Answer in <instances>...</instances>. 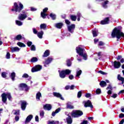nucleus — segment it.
I'll use <instances>...</instances> for the list:
<instances>
[{"instance_id": "16", "label": "nucleus", "mask_w": 124, "mask_h": 124, "mask_svg": "<svg viewBox=\"0 0 124 124\" xmlns=\"http://www.w3.org/2000/svg\"><path fill=\"white\" fill-rule=\"evenodd\" d=\"M27 106V102L25 101H21V109L22 110H25Z\"/></svg>"}, {"instance_id": "37", "label": "nucleus", "mask_w": 124, "mask_h": 124, "mask_svg": "<svg viewBox=\"0 0 124 124\" xmlns=\"http://www.w3.org/2000/svg\"><path fill=\"white\" fill-rule=\"evenodd\" d=\"M16 23L17 26H22L23 25V23L19 20H16Z\"/></svg>"}, {"instance_id": "44", "label": "nucleus", "mask_w": 124, "mask_h": 124, "mask_svg": "<svg viewBox=\"0 0 124 124\" xmlns=\"http://www.w3.org/2000/svg\"><path fill=\"white\" fill-rule=\"evenodd\" d=\"M40 116L41 117V118H43V117H44V111H41L40 112Z\"/></svg>"}, {"instance_id": "24", "label": "nucleus", "mask_w": 124, "mask_h": 124, "mask_svg": "<svg viewBox=\"0 0 124 124\" xmlns=\"http://www.w3.org/2000/svg\"><path fill=\"white\" fill-rule=\"evenodd\" d=\"M49 55H50V51L49 50H46L44 53V55H43V56L44 57H48V56H49Z\"/></svg>"}, {"instance_id": "52", "label": "nucleus", "mask_w": 124, "mask_h": 124, "mask_svg": "<svg viewBox=\"0 0 124 124\" xmlns=\"http://www.w3.org/2000/svg\"><path fill=\"white\" fill-rule=\"evenodd\" d=\"M31 51H35V46L34 45H32L31 46Z\"/></svg>"}, {"instance_id": "1", "label": "nucleus", "mask_w": 124, "mask_h": 124, "mask_svg": "<svg viewBox=\"0 0 124 124\" xmlns=\"http://www.w3.org/2000/svg\"><path fill=\"white\" fill-rule=\"evenodd\" d=\"M111 36L113 38L116 37L117 39H120L121 37H124V33L119 29L115 28L112 31Z\"/></svg>"}, {"instance_id": "25", "label": "nucleus", "mask_w": 124, "mask_h": 124, "mask_svg": "<svg viewBox=\"0 0 124 124\" xmlns=\"http://www.w3.org/2000/svg\"><path fill=\"white\" fill-rule=\"evenodd\" d=\"M118 80H119V81H122V84H124V78L122 77L121 76V75H118Z\"/></svg>"}, {"instance_id": "10", "label": "nucleus", "mask_w": 124, "mask_h": 124, "mask_svg": "<svg viewBox=\"0 0 124 124\" xmlns=\"http://www.w3.org/2000/svg\"><path fill=\"white\" fill-rule=\"evenodd\" d=\"M85 107H90V108H93L92 102L90 100H88L84 104Z\"/></svg>"}, {"instance_id": "22", "label": "nucleus", "mask_w": 124, "mask_h": 124, "mask_svg": "<svg viewBox=\"0 0 124 124\" xmlns=\"http://www.w3.org/2000/svg\"><path fill=\"white\" fill-rule=\"evenodd\" d=\"M100 86H101L102 88H104V87H106V86H107V84L106 83V82L102 81L100 83Z\"/></svg>"}, {"instance_id": "45", "label": "nucleus", "mask_w": 124, "mask_h": 124, "mask_svg": "<svg viewBox=\"0 0 124 124\" xmlns=\"http://www.w3.org/2000/svg\"><path fill=\"white\" fill-rule=\"evenodd\" d=\"M96 93L97 94H99V93H101V90H100V89H97L96 91Z\"/></svg>"}, {"instance_id": "57", "label": "nucleus", "mask_w": 124, "mask_h": 124, "mask_svg": "<svg viewBox=\"0 0 124 124\" xmlns=\"http://www.w3.org/2000/svg\"><path fill=\"white\" fill-rule=\"evenodd\" d=\"M65 23L67 24V25H70V21L69 20L66 19L65 20Z\"/></svg>"}, {"instance_id": "56", "label": "nucleus", "mask_w": 124, "mask_h": 124, "mask_svg": "<svg viewBox=\"0 0 124 124\" xmlns=\"http://www.w3.org/2000/svg\"><path fill=\"white\" fill-rule=\"evenodd\" d=\"M118 96V94H113V95L111 96V97L113 98H116Z\"/></svg>"}, {"instance_id": "19", "label": "nucleus", "mask_w": 124, "mask_h": 124, "mask_svg": "<svg viewBox=\"0 0 124 124\" xmlns=\"http://www.w3.org/2000/svg\"><path fill=\"white\" fill-rule=\"evenodd\" d=\"M52 58H48L45 62V66H47L46 65L49 64L52 61Z\"/></svg>"}, {"instance_id": "54", "label": "nucleus", "mask_w": 124, "mask_h": 124, "mask_svg": "<svg viewBox=\"0 0 124 124\" xmlns=\"http://www.w3.org/2000/svg\"><path fill=\"white\" fill-rule=\"evenodd\" d=\"M20 119V117L18 116H16L15 117V120L16 122H18Z\"/></svg>"}, {"instance_id": "62", "label": "nucleus", "mask_w": 124, "mask_h": 124, "mask_svg": "<svg viewBox=\"0 0 124 124\" xmlns=\"http://www.w3.org/2000/svg\"><path fill=\"white\" fill-rule=\"evenodd\" d=\"M35 121L36 122H39V118H38V116H36V117H35Z\"/></svg>"}, {"instance_id": "35", "label": "nucleus", "mask_w": 124, "mask_h": 124, "mask_svg": "<svg viewBox=\"0 0 124 124\" xmlns=\"http://www.w3.org/2000/svg\"><path fill=\"white\" fill-rule=\"evenodd\" d=\"M15 39H16V40H21V39H22V35H17L15 38Z\"/></svg>"}, {"instance_id": "11", "label": "nucleus", "mask_w": 124, "mask_h": 124, "mask_svg": "<svg viewBox=\"0 0 124 124\" xmlns=\"http://www.w3.org/2000/svg\"><path fill=\"white\" fill-rule=\"evenodd\" d=\"M75 29V25L72 24L71 26H68V30L70 31V32H73V31Z\"/></svg>"}, {"instance_id": "14", "label": "nucleus", "mask_w": 124, "mask_h": 124, "mask_svg": "<svg viewBox=\"0 0 124 124\" xmlns=\"http://www.w3.org/2000/svg\"><path fill=\"white\" fill-rule=\"evenodd\" d=\"M53 95H54V96H56V97L60 98V99H62V100H64V99L62 96V94H61L60 93H53Z\"/></svg>"}, {"instance_id": "51", "label": "nucleus", "mask_w": 124, "mask_h": 124, "mask_svg": "<svg viewBox=\"0 0 124 124\" xmlns=\"http://www.w3.org/2000/svg\"><path fill=\"white\" fill-rule=\"evenodd\" d=\"M78 21H80V17H81V14L80 13H78Z\"/></svg>"}, {"instance_id": "9", "label": "nucleus", "mask_w": 124, "mask_h": 124, "mask_svg": "<svg viewBox=\"0 0 124 124\" xmlns=\"http://www.w3.org/2000/svg\"><path fill=\"white\" fill-rule=\"evenodd\" d=\"M48 11V8H45V9H43V12H41V15L43 18V19H45L46 18V16H47V15L45 14L46 12H47Z\"/></svg>"}, {"instance_id": "5", "label": "nucleus", "mask_w": 124, "mask_h": 124, "mask_svg": "<svg viewBox=\"0 0 124 124\" xmlns=\"http://www.w3.org/2000/svg\"><path fill=\"white\" fill-rule=\"evenodd\" d=\"M1 97L2 100L4 103H5V102H6V100H7L6 97L8 98L9 100H11V95L10 94V93H3L2 94Z\"/></svg>"}, {"instance_id": "46", "label": "nucleus", "mask_w": 124, "mask_h": 124, "mask_svg": "<svg viewBox=\"0 0 124 124\" xmlns=\"http://www.w3.org/2000/svg\"><path fill=\"white\" fill-rule=\"evenodd\" d=\"M14 114L15 115H19V114H20V110H15Z\"/></svg>"}, {"instance_id": "26", "label": "nucleus", "mask_w": 124, "mask_h": 124, "mask_svg": "<svg viewBox=\"0 0 124 124\" xmlns=\"http://www.w3.org/2000/svg\"><path fill=\"white\" fill-rule=\"evenodd\" d=\"M66 121L68 124H72V119L70 116H68L66 119Z\"/></svg>"}, {"instance_id": "59", "label": "nucleus", "mask_w": 124, "mask_h": 124, "mask_svg": "<svg viewBox=\"0 0 124 124\" xmlns=\"http://www.w3.org/2000/svg\"><path fill=\"white\" fill-rule=\"evenodd\" d=\"M31 44H32V43L31 42H28L27 43V45L29 46V47H30L31 46Z\"/></svg>"}, {"instance_id": "12", "label": "nucleus", "mask_w": 124, "mask_h": 124, "mask_svg": "<svg viewBox=\"0 0 124 124\" xmlns=\"http://www.w3.org/2000/svg\"><path fill=\"white\" fill-rule=\"evenodd\" d=\"M101 25H107L109 24V17L106 18L104 20L101 21Z\"/></svg>"}, {"instance_id": "34", "label": "nucleus", "mask_w": 124, "mask_h": 124, "mask_svg": "<svg viewBox=\"0 0 124 124\" xmlns=\"http://www.w3.org/2000/svg\"><path fill=\"white\" fill-rule=\"evenodd\" d=\"M50 16L51 17V18H52V20H55L56 19V15L51 13L50 15Z\"/></svg>"}, {"instance_id": "4", "label": "nucleus", "mask_w": 124, "mask_h": 124, "mask_svg": "<svg viewBox=\"0 0 124 124\" xmlns=\"http://www.w3.org/2000/svg\"><path fill=\"white\" fill-rule=\"evenodd\" d=\"M59 72V76L61 78H65L66 75H69L70 73H71V70L69 69H66L65 70L60 71Z\"/></svg>"}, {"instance_id": "15", "label": "nucleus", "mask_w": 124, "mask_h": 124, "mask_svg": "<svg viewBox=\"0 0 124 124\" xmlns=\"http://www.w3.org/2000/svg\"><path fill=\"white\" fill-rule=\"evenodd\" d=\"M44 109L49 111L52 109V106L50 104H46L44 106Z\"/></svg>"}, {"instance_id": "47", "label": "nucleus", "mask_w": 124, "mask_h": 124, "mask_svg": "<svg viewBox=\"0 0 124 124\" xmlns=\"http://www.w3.org/2000/svg\"><path fill=\"white\" fill-rule=\"evenodd\" d=\"M48 124H57V122L52 121H49L48 122Z\"/></svg>"}, {"instance_id": "38", "label": "nucleus", "mask_w": 124, "mask_h": 124, "mask_svg": "<svg viewBox=\"0 0 124 124\" xmlns=\"http://www.w3.org/2000/svg\"><path fill=\"white\" fill-rule=\"evenodd\" d=\"M20 88H27V85L25 83H21L19 85Z\"/></svg>"}, {"instance_id": "31", "label": "nucleus", "mask_w": 124, "mask_h": 124, "mask_svg": "<svg viewBox=\"0 0 124 124\" xmlns=\"http://www.w3.org/2000/svg\"><path fill=\"white\" fill-rule=\"evenodd\" d=\"M37 61H38V59H37V58H36V57H33L31 59V62H37Z\"/></svg>"}, {"instance_id": "17", "label": "nucleus", "mask_w": 124, "mask_h": 124, "mask_svg": "<svg viewBox=\"0 0 124 124\" xmlns=\"http://www.w3.org/2000/svg\"><path fill=\"white\" fill-rule=\"evenodd\" d=\"M114 67L115 68H120V67H121V62H118L117 61H114Z\"/></svg>"}, {"instance_id": "13", "label": "nucleus", "mask_w": 124, "mask_h": 124, "mask_svg": "<svg viewBox=\"0 0 124 124\" xmlns=\"http://www.w3.org/2000/svg\"><path fill=\"white\" fill-rule=\"evenodd\" d=\"M66 108L67 109H74V106L72 105V103L70 102H68L66 103Z\"/></svg>"}, {"instance_id": "29", "label": "nucleus", "mask_w": 124, "mask_h": 124, "mask_svg": "<svg viewBox=\"0 0 124 124\" xmlns=\"http://www.w3.org/2000/svg\"><path fill=\"white\" fill-rule=\"evenodd\" d=\"M81 74H82V70H79L77 71V75H76L77 77H79V76H80Z\"/></svg>"}, {"instance_id": "3", "label": "nucleus", "mask_w": 124, "mask_h": 124, "mask_svg": "<svg viewBox=\"0 0 124 124\" xmlns=\"http://www.w3.org/2000/svg\"><path fill=\"white\" fill-rule=\"evenodd\" d=\"M24 8V6L22 4V3H19V7L18 6V4L15 2L14 3L13 8L12 9V11H16V12H21L22 9Z\"/></svg>"}, {"instance_id": "8", "label": "nucleus", "mask_w": 124, "mask_h": 124, "mask_svg": "<svg viewBox=\"0 0 124 124\" xmlns=\"http://www.w3.org/2000/svg\"><path fill=\"white\" fill-rule=\"evenodd\" d=\"M27 17H28V16H27V14H20L18 15V19L20 21H24V20H25V19H26Z\"/></svg>"}, {"instance_id": "36", "label": "nucleus", "mask_w": 124, "mask_h": 124, "mask_svg": "<svg viewBox=\"0 0 124 124\" xmlns=\"http://www.w3.org/2000/svg\"><path fill=\"white\" fill-rule=\"evenodd\" d=\"M41 93H38L36 94V99H37L38 100H39L40 97H41Z\"/></svg>"}, {"instance_id": "43", "label": "nucleus", "mask_w": 124, "mask_h": 124, "mask_svg": "<svg viewBox=\"0 0 124 124\" xmlns=\"http://www.w3.org/2000/svg\"><path fill=\"white\" fill-rule=\"evenodd\" d=\"M98 73H100V74H102V75H107V73L104 72L102 71H99Z\"/></svg>"}, {"instance_id": "28", "label": "nucleus", "mask_w": 124, "mask_h": 124, "mask_svg": "<svg viewBox=\"0 0 124 124\" xmlns=\"http://www.w3.org/2000/svg\"><path fill=\"white\" fill-rule=\"evenodd\" d=\"M43 31H41V32H38L37 33V36L39 37V38H42V36L43 35Z\"/></svg>"}, {"instance_id": "39", "label": "nucleus", "mask_w": 124, "mask_h": 124, "mask_svg": "<svg viewBox=\"0 0 124 124\" xmlns=\"http://www.w3.org/2000/svg\"><path fill=\"white\" fill-rule=\"evenodd\" d=\"M71 19L72 21H76V19H77V18L76 17V16H71Z\"/></svg>"}, {"instance_id": "63", "label": "nucleus", "mask_w": 124, "mask_h": 124, "mask_svg": "<svg viewBox=\"0 0 124 124\" xmlns=\"http://www.w3.org/2000/svg\"><path fill=\"white\" fill-rule=\"evenodd\" d=\"M80 124H88V121H84Z\"/></svg>"}, {"instance_id": "49", "label": "nucleus", "mask_w": 124, "mask_h": 124, "mask_svg": "<svg viewBox=\"0 0 124 124\" xmlns=\"http://www.w3.org/2000/svg\"><path fill=\"white\" fill-rule=\"evenodd\" d=\"M82 96V92H81V91H79L78 93V97L80 98L81 97V96Z\"/></svg>"}, {"instance_id": "50", "label": "nucleus", "mask_w": 124, "mask_h": 124, "mask_svg": "<svg viewBox=\"0 0 124 124\" xmlns=\"http://www.w3.org/2000/svg\"><path fill=\"white\" fill-rule=\"evenodd\" d=\"M6 59H10V53L9 52H7L6 56Z\"/></svg>"}, {"instance_id": "18", "label": "nucleus", "mask_w": 124, "mask_h": 124, "mask_svg": "<svg viewBox=\"0 0 124 124\" xmlns=\"http://www.w3.org/2000/svg\"><path fill=\"white\" fill-rule=\"evenodd\" d=\"M11 50L12 53H14V52H19L20 48L18 47H11Z\"/></svg>"}, {"instance_id": "6", "label": "nucleus", "mask_w": 124, "mask_h": 124, "mask_svg": "<svg viewBox=\"0 0 124 124\" xmlns=\"http://www.w3.org/2000/svg\"><path fill=\"white\" fill-rule=\"evenodd\" d=\"M83 115V111L81 110H75L72 113V117L73 118H78Z\"/></svg>"}, {"instance_id": "27", "label": "nucleus", "mask_w": 124, "mask_h": 124, "mask_svg": "<svg viewBox=\"0 0 124 124\" xmlns=\"http://www.w3.org/2000/svg\"><path fill=\"white\" fill-rule=\"evenodd\" d=\"M55 27L57 28V29H62V23H58L55 25Z\"/></svg>"}, {"instance_id": "32", "label": "nucleus", "mask_w": 124, "mask_h": 124, "mask_svg": "<svg viewBox=\"0 0 124 124\" xmlns=\"http://www.w3.org/2000/svg\"><path fill=\"white\" fill-rule=\"evenodd\" d=\"M17 45L19 46V47H26V45L22 43L18 42Z\"/></svg>"}, {"instance_id": "64", "label": "nucleus", "mask_w": 124, "mask_h": 124, "mask_svg": "<svg viewBox=\"0 0 124 124\" xmlns=\"http://www.w3.org/2000/svg\"><path fill=\"white\" fill-rule=\"evenodd\" d=\"M124 114L123 113H121L119 115V118H124Z\"/></svg>"}, {"instance_id": "61", "label": "nucleus", "mask_w": 124, "mask_h": 124, "mask_svg": "<svg viewBox=\"0 0 124 124\" xmlns=\"http://www.w3.org/2000/svg\"><path fill=\"white\" fill-rule=\"evenodd\" d=\"M33 32L35 34H36V33H37V31H36L35 29L33 28Z\"/></svg>"}, {"instance_id": "33", "label": "nucleus", "mask_w": 124, "mask_h": 124, "mask_svg": "<svg viewBox=\"0 0 124 124\" xmlns=\"http://www.w3.org/2000/svg\"><path fill=\"white\" fill-rule=\"evenodd\" d=\"M15 75L16 74L14 72L12 73L11 74V77L13 81H14V79L15 78Z\"/></svg>"}, {"instance_id": "21", "label": "nucleus", "mask_w": 124, "mask_h": 124, "mask_svg": "<svg viewBox=\"0 0 124 124\" xmlns=\"http://www.w3.org/2000/svg\"><path fill=\"white\" fill-rule=\"evenodd\" d=\"M109 3V1L106 0L102 3V5L104 8H107V4Z\"/></svg>"}, {"instance_id": "23", "label": "nucleus", "mask_w": 124, "mask_h": 124, "mask_svg": "<svg viewBox=\"0 0 124 124\" xmlns=\"http://www.w3.org/2000/svg\"><path fill=\"white\" fill-rule=\"evenodd\" d=\"M60 111H61V108H57L55 112H53L52 113V116H53V117H55V115L56 114H58V113H59V112H60Z\"/></svg>"}, {"instance_id": "42", "label": "nucleus", "mask_w": 124, "mask_h": 124, "mask_svg": "<svg viewBox=\"0 0 124 124\" xmlns=\"http://www.w3.org/2000/svg\"><path fill=\"white\" fill-rule=\"evenodd\" d=\"M67 66H71V62H70V60H68L67 61Z\"/></svg>"}, {"instance_id": "2", "label": "nucleus", "mask_w": 124, "mask_h": 124, "mask_svg": "<svg viewBox=\"0 0 124 124\" xmlns=\"http://www.w3.org/2000/svg\"><path fill=\"white\" fill-rule=\"evenodd\" d=\"M77 53L81 56V57H83L84 60H87V54L85 53V50L83 49L82 47L80 46H78L76 48Z\"/></svg>"}, {"instance_id": "60", "label": "nucleus", "mask_w": 124, "mask_h": 124, "mask_svg": "<svg viewBox=\"0 0 124 124\" xmlns=\"http://www.w3.org/2000/svg\"><path fill=\"white\" fill-rule=\"evenodd\" d=\"M75 88H76V86H75L74 85H71V87H70V89L74 90Z\"/></svg>"}, {"instance_id": "58", "label": "nucleus", "mask_w": 124, "mask_h": 124, "mask_svg": "<svg viewBox=\"0 0 124 124\" xmlns=\"http://www.w3.org/2000/svg\"><path fill=\"white\" fill-rule=\"evenodd\" d=\"M73 78H74V77L72 75H71L69 76V78L70 79V80L73 79Z\"/></svg>"}, {"instance_id": "53", "label": "nucleus", "mask_w": 124, "mask_h": 124, "mask_svg": "<svg viewBox=\"0 0 124 124\" xmlns=\"http://www.w3.org/2000/svg\"><path fill=\"white\" fill-rule=\"evenodd\" d=\"M23 78H28V77H29V75L27 74H24L23 76H22Z\"/></svg>"}, {"instance_id": "7", "label": "nucleus", "mask_w": 124, "mask_h": 124, "mask_svg": "<svg viewBox=\"0 0 124 124\" xmlns=\"http://www.w3.org/2000/svg\"><path fill=\"white\" fill-rule=\"evenodd\" d=\"M42 69V66L40 65H37L35 67L32 68L31 72H36L37 71H39Z\"/></svg>"}, {"instance_id": "48", "label": "nucleus", "mask_w": 124, "mask_h": 124, "mask_svg": "<svg viewBox=\"0 0 124 124\" xmlns=\"http://www.w3.org/2000/svg\"><path fill=\"white\" fill-rule=\"evenodd\" d=\"M107 90H110L111 91H112L113 90V88L112 87L111 85H109L107 88Z\"/></svg>"}, {"instance_id": "40", "label": "nucleus", "mask_w": 124, "mask_h": 124, "mask_svg": "<svg viewBox=\"0 0 124 124\" xmlns=\"http://www.w3.org/2000/svg\"><path fill=\"white\" fill-rule=\"evenodd\" d=\"M93 37H95L97 36V32H96V31H93Z\"/></svg>"}, {"instance_id": "55", "label": "nucleus", "mask_w": 124, "mask_h": 124, "mask_svg": "<svg viewBox=\"0 0 124 124\" xmlns=\"http://www.w3.org/2000/svg\"><path fill=\"white\" fill-rule=\"evenodd\" d=\"M99 45L100 46H103L104 45V43H103L102 41H100V42H99Z\"/></svg>"}, {"instance_id": "20", "label": "nucleus", "mask_w": 124, "mask_h": 124, "mask_svg": "<svg viewBox=\"0 0 124 124\" xmlns=\"http://www.w3.org/2000/svg\"><path fill=\"white\" fill-rule=\"evenodd\" d=\"M31 119H32V115H30L29 116H28L25 121V124H28V123L31 122Z\"/></svg>"}, {"instance_id": "30", "label": "nucleus", "mask_w": 124, "mask_h": 124, "mask_svg": "<svg viewBox=\"0 0 124 124\" xmlns=\"http://www.w3.org/2000/svg\"><path fill=\"white\" fill-rule=\"evenodd\" d=\"M47 25H46V24L44 23L40 25V29H41V30H45V29H46V27Z\"/></svg>"}, {"instance_id": "41", "label": "nucleus", "mask_w": 124, "mask_h": 124, "mask_svg": "<svg viewBox=\"0 0 124 124\" xmlns=\"http://www.w3.org/2000/svg\"><path fill=\"white\" fill-rule=\"evenodd\" d=\"M6 74L7 73L5 72H2L1 73V76L3 77V78H6Z\"/></svg>"}]
</instances>
